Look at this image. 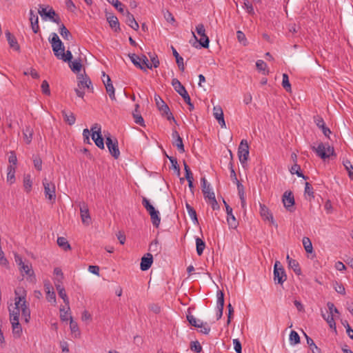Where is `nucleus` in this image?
Here are the masks:
<instances>
[{
    "label": "nucleus",
    "instance_id": "obj_1",
    "mask_svg": "<svg viewBox=\"0 0 353 353\" xmlns=\"http://www.w3.org/2000/svg\"><path fill=\"white\" fill-rule=\"evenodd\" d=\"M14 305L9 306L8 310L10 316H17L19 318L20 313L21 317L26 323H29L30 320V309L26 301L27 291L23 287H18L14 290Z\"/></svg>",
    "mask_w": 353,
    "mask_h": 353
},
{
    "label": "nucleus",
    "instance_id": "obj_2",
    "mask_svg": "<svg viewBox=\"0 0 353 353\" xmlns=\"http://www.w3.org/2000/svg\"><path fill=\"white\" fill-rule=\"evenodd\" d=\"M14 261L18 265L20 274L27 282L35 284L37 276L32 268V263L28 261H23L22 257L17 253H14Z\"/></svg>",
    "mask_w": 353,
    "mask_h": 353
},
{
    "label": "nucleus",
    "instance_id": "obj_3",
    "mask_svg": "<svg viewBox=\"0 0 353 353\" xmlns=\"http://www.w3.org/2000/svg\"><path fill=\"white\" fill-rule=\"evenodd\" d=\"M90 136L99 148L104 149V141L100 124L94 123L92 125L90 130L85 128L83 130V142L85 143H90Z\"/></svg>",
    "mask_w": 353,
    "mask_h": 353
},
{
    "label": "nucleus",
    "instance_id": "obj_4",
    "mask_svg": "<svg viewBox=\"0 0 353 353\" xmlns=\"http://www.w3.org/2000/svg\"><path fill=\"white\" fill-rule=\"evenodd\" d=\"M317 156L323 159H328L334 154V148L328 143H320L317 147L312 146Z\"/></svg>",
    "mask_w": 353,
    "mask_h": 353
},
{
    "label": "nucleus",
    "instance_id": "obj_5",
    "mask_svg": "<svg viewBox=\"0 0 353 353\" xmlns=\"http://www.w3.org/2000/svg\"><path fill=\"white\" fill-rule=\"evenodd\" d=\"M43 185L44 188V194L46 199L52 203L56 201V188L53 182L48 181L46 178L43 179Z\"/></svg>",
    "mask_w": 353,
    "mask_h": 353
},
{
    "label": "nucleus",
    "instance_id": "obj_6",
    "mask_svg": "<svg viewBox=\"0 0 353 353\" xmlns=\"http://www.w3.org/2000/svg\"><path fill=\"white\" fill-rule=\"evenodd\" d=\"M196 32L197 34L200 37V39L198 40L194 32H192V35L195 40L196 41H199V45L201 47L208 48L209 46L210 40L208 37L205 34L204 26L202 23L198 24L196 27Z\"/></svg>",
    "mask_w": 353,
    "mask_h": 353
},
{
    "label": "nucleus",
    "instance_id": "obj_7",
    "mask_svg": "<svg viewBox=\"0 0 353 353\" xmlns=\"http://www.w3.org/2000/svg\"><path fill=\"white\" fill-rule=\"evenodd\" d=\"M287 275L281 263L276 261L274 265V281L275 283L283 285L286 281Z\"/></svg>",
    "mask_w": 353,
    "mask_h": 353
},
{
    "label": "nucleus",
    "instance_id": "obj_8",
    "mask_svg": "<svg viewBox=\"0 0 353 353\" xmlns=\"http://www.w3.org/2000/svg\"><path fill=\"white\" fill-rule=\"evenodd\" d=\"M51 36L50 41L52 44V50L56 57L58 58L60 54L65 51V47L57 34L52 33Z\"/></svg>",
    "mask_w": 353,
    "mask_h": 353
},
{
    "label": "nucleus",
    "instance_id": "obj_9",
    "mask_svg": "<svg viewBox=\"0 0 353 353\" xmlns=\"http://www.w3.org/2000/svg\"><path fill=\"white\" fill-rule=\"evenodd\" d=\"M238 156L241 163H245L249 157V145L248 141L243 139L238 148Z\"/></svg>",
    "mask_w": 353,
    "mask_h": 353
},
{
    "label": "nucleus",
    "instance_id": "obj_10",
    "mask_svg": "<svg viewBox=\"0 0 353 353\" xmlns=\"http://www.w3.org/2000/svg\"><path fill=\"white\" fill-rule=\"evenodd\" d=\"M201 183L202 191L203 192L205 198L208 199V201L212 204V205H214V204L216 205L217 202L215 199V195L210 188V185L207 183V181L205 178H203L201 179Z\"/></svg>",
    "mask_w": 353,
    "mask_h": 353
},
{
    "label": "nucleus",
    "instance_id": "obj_11",
    "mask_svg": "<svg viewBox=\"0 0 353 353\" xmlns=\"http://www.w3.org/2000/svg\"><path fill=\"white\" fill-rule=\"evenodd\" d=\"M154 99L156 101L157 106L159 110L163 112V114L167 116V119L168 120L174 119L172 114L170 111L169 107L167 104L161 99V98L159 95H155Z\"/></svg>",
    "mask_w": 353,
    "mask_h": 353
},
{
    "label": "nucleus",
    "instance_id": "obj_12",
    "mask_svg": "<svg viewBox=\"0 0 353 353\" xmlns=\"http://www.w3.org/2000/svg\"><path fill=\"white\" fill-rule=\"evenodd\" d=\"M39 13L41 15V17L45 20L48 19L49 20H50L54 23H59V18L58 17H57V14H56L54 10L52 8L47 10L46 8H41L39 10Z\"/></svg>",
    "mask_w": 353,
    "mask_h": 353
},
{
    "label": "nucleus",
    "instance_id": "obj_13",
    "mask_svg": "<svg viewBox=\"0 0 353 353\" xmlns=\"http://www.w3.org/2000/svg\"><path fill=\"white\" fill-rule=\"evenodd\" d=\"M80 215L81 221L85 225H90L92 223L88 205L85 203H80Z\"/></svg>",
    "mask_w": 353,
    "mask_h": 353
},
{
    "label": "nucleus",
    "instance_id": "obj_14",
    "mask_svg": "<svg viewBox=\"0 0 353 353\" xmlns=\"http://www.w3.org/2000/svg\"><path fill=\"white\" fill-rule=\"evenodd\" d=\"M106 145L108 148L110 153L115 158L117 159L120 155V152L118 147V142L117 140L113 141L110 137H106Z\"/></svg>",
    "mask_w": 353,
    "mask_h": 353
},
{
    "label": "nucleus",
    "instance_id": "obj_15",
    "mask_svg": "<svg viewBox=\"0 0 353 353\" xmlns=\"http://www.w3.org/2000/svg\"><path fill=\"white\" fill-rule=\"evenodd\" d=\"M260 214L262 217V219L264 221H270L272 225L277 226V224L276 223L273 215L270 211V210L263 204L260 203Z\"/></svg>",
    "mask_w": 353,
    "mask_h": 353
},
{
    "label": "nucleus",
    "instance_id": "obj_16",
    "mask_svg": "<svg viewBox=\"0 0 353 353\" xmlns=\"http://www.w3.org/2000/svg\"><path fill=\"white\" fill-rule=\"evenodd\" d=\"M10 321L12 324V334L15 338H19L22 334V327L19 323V318L10 316Z\"/></svg>",
    "mask_w": 353,
    "mask_h": 353
},
{
    "label": "nucleus",
    "instance_id": "obj_17",
    "mask_svg": "<svg viewBox=\"0 0 353 353\" xmlns=\"http://www.w3.org/2000/svg\"><path fill=\"white\" fill-rule=\"evenodd\" d=\"M216 319H220L223 315V307H224V294L223 292L218 291L216 294Z\"/></svg>",
    "mask_w": 353,
    "mask_h": 353
},
{
    "label": "nucleus",
    "instance_id": "obj_18",
    "mask_svg": "<svg viewBox=\"0 0 353 353\" xmlns=\"http://www.w3.org/2000/svg\"><path fill=\"white\" fill-rule=\"evenodd\" d=\"M44 288L46 293V299L48 301L54 305H56V294L51 284L49 282H46L44 283Z\"/></svg>",
    "mask_w": 353,
    "mask_h": 353
},
{
    "label": "nucleus",
    "instance_id": "obj_19",
    "mask_svg": "<svg viewBox=\"0 0 353 353\" xmlns=\"http://www.w3.org/2000/svg\"><path fill=\"white\" fill-rule=\"evenodd\" d=\"M283 203L284 207L289 211H292V208L294 205V198L291 192H285L283 196Z\"/></svg>",
    "mask_w": 353,
    "mask_h": 353
},
{
    "label": "nucleus",
    "instance_id": "obj_20",
    "mask_svg": "<svg viewBox=\"0 0 353 353\" xmlns=\"http://www.w3.org/2000/svg\"><path fill=\"white\" fill-rule=\"evenodd\" d=\"M153 262V256L150 253H147L146 255L141 258L140 268L142 271L148 270L152 265Z\"/></svg>",
    "mask_w": 353,
    "mask_h": 353
},
{
    "label": "nucleus",
    "instance_id": "obj_21",
    "mask_svg": "<svg viewBox=\"0 0 353 353\" xmlns=\"http://www.w3.org/2000/svg\"><path fill=\"white\" fill-rule=\"evenodd\" d=\"M123 14L125 17V23L134 30H137L139 26L134 16L128 10Z\"/></svg>",
    "mask_w": 353,
    "mask_h": 353
},
{
    "label": "nucleus",
    "instance_id": "obj_22",
    "mask_svg": "<svg viewBox=\"0 0 353 353\" xmlns=\"http://www.w3.org/2000/svg\"><path fill=\"white\" fill-rule=\"evenodd\" d=\"M227 212V221L229 226L232 228H236L237 227V222L235 216L232 214V209L229 205L225 206Z\"/></svg>",
    "mask_w": 353,
    "mask_h": 353
},
{
    "label": "nucleus",
    "instance_id": "obj_23",
    "mask_svg": "<svg viewBox=\"0 0 353 353\" xmlns=\"http://www.w3.org/2000/svg\"><path fill=\"white\" fill-rule=\"evenodd\" d=\"M70 329L74 338H79L81 336V332L78 323L74 321L72 316H70Z\"/></svg>",
    "mask_w": 353,
    "mask_h": 353
},
{
    "label": "nucleus",
    "instance_id": "obj_24",
    "mask_svg": "<svg viewBox=\"0 0 353 353\" xmlns=\"http://www.w3.org/2000/svg\"><path fill=\"white\" fill-rule=\"evenodd\" d=\"M214 116L218 121L221 128H225V123L223 117V112L221 108H214Z\"/></svg>",
    "mask_w": 353,
    "mask_h": 353
},
{
    "label": "nucleus",
    "instance_id": "obj_25",
    "mask_svg": "<svg viewBox=\"0 0 353 353\" xmlns=\"http://www.w3.org/2000/svg\"><path fill=\"white\" fill-rule=\"evenodd\" d=\"M92 85L90 79L85 75H81L78 77V87L80 89L90 88Z\"/></svg>",
    "mask_w": 353,
    "mask_h": 353
},
{
    "label": "nucleus",
    "instance_id": "obj_26",
    "mask_svg": "<svg viewBox=\"0 0 353 353\" xmlns=\"http://www.w3.org/2000/svg\"><path fill=\"white\" fill-rule=\"evenodd\" d=\"M6 37L7 38L10 47L17 51L19 50L20 48L17 39L13 35H12V34L10 32L7 31L6 32Z\"/></svg>",
    "mask_w": 353,
    "mask_h": 353
},
{
    "label": "nucleus",
    "instance_id": "obj_27",
    "mask_svg": "<svg viewBox=\"0 0 353 353\" xmlns=\"http://www.w3.org/2000/svg\"><path fill=\"white\" fill-rule=\"evenodd\" d=\"M7 182L10 184H12L15 182L16 167L14 165H8L7 168Z\"/></svg>",
    "mask_w": 353,
    "mask_h": 353
},
{
    "label": "nucleus",
    "instance_id": "obj_28",
    "mask_svg": "<svg viewBox=\"0 0 353 353\" xmlns=\"http://www.w3.org/2000/svg\"><path fill=\"white\" fill-rule=\"evenodd\" d=\"M110 26L115 31L120 30L119 23L117 17L114 15H110L107 17Z\"/></svg>",
    "mask_w": 353,
    "mask_h": 353
},
{
    "label": "nucleus",
    "instance_id": "obj_29",
    "mask_svg": "<svg viewBox=\"0 0 353 353\" xmlns=\"http://www.w3.org/2000/svg\"><path fill=\"white\" fill-rule=\"evenodd\" d=\"M172 85L174 87L175 91L178 92L179 94L180 95H181L182 94L185 93L187 91L185 87L176 79H172Z\"/></svg>",
    "mask_w": 353,
    "mask_h": 353
},
{
    "label": "nucleus",
    "instance_id": "obj_30",
    "mask_svg": "<svg viewBox=\"0 0 353 353\" xmlns=\"http://www.w3.org/2000/svg\"><path fill=\"white\" fill-rule=\"evenodd\" d=\"M129 58L135 66L140 68L141 70L145 71V68L141 63V57H139V56H137L135 54H129Z\"/></svg>",
    "mask_w": 353,
    "mask_h": 353
},
{
    "label": "nucleus",
    "instance_id": "obj_31",
    "mask_svg": "<svg viewBox=\"0 0 353 353\" xmlns=\"http://www.w3.org/2000/svg\"><path fill=\"white\" fill-rule=\"evenodd\" d=\"M24 141L29 144L32 141L33 130L30 126H26L23 132Z\"/></svg>",
    "mask_w": 353,
    "mask_h": 353
},
{
    "label": "nucleus",
    "instance_id": "obj_32",
    "mask_svg": "<svg viewBox=\"0 0 353 353\" xmlns=\"http://www.w3.org/2000/svg\"><path fill=\"white\" fill-rule=\"evenodd\" d=\"M57 290L58 291L59 296L63 299V302L66 304H69V299L66 294L64 288L61 284H55Z\"/></svg>",
    "mask_w": 353,
    "mask_h": 353
},
{
    "label": "nucleus",
    "instance_id": "obj_33",
    "mask_svg": "<svg viewBox=\"0 0 353 353\" xmlns=\"http://www.w3.org/2000/svg\"><path fill=\"white\" fill-rule=\"evenodd\" d=\"M23 188L25 191L28 193L31 191L32 187V181L30 174H25L23 176Z\"/></svg>",
    "mask_w": 353,
    "mask_h": 353
},
{
    "label": "nucleus",
    "instance_id": "obj_34",
    "mask_svg": "<svg viewBox=\"0 0 353 353\" xmlns=\"http://www.w3.org/2000/svg\"><path fill=\"white\" fill-rule=\"evenodd\" d=\"M185 208L187 209L188 213L192 222L196 224L198 223V219L196 216V212L194 209L188 203L185 204Z\"/></svg>",
    "mask_w": 353,
    "mask_h": 353
},
{
    "label": "nucleus",
    "instance_id": "obj_35",
    "mask_svg": "<svg viewBox=\"0 0 353 353\" xmlns=\"http://www.w3.org/2000/svg\"><path fill=\"white\" fill-rule=\"evenodd\" d=\"M172 52H173V55L174 56L175 59H176V62L177 63V65L179 67V68L181 70V71H183L185 70V67H184V63H183V57H181L179 53L177 52V51L176 50L175 48H174L172 47Z\"/></svg>",
    "mask_w": 353,
    "mask_h": 353
},
{
    "label": "nucleus",
    "instance_id": "obj_36",
    "mask_svg": "<svg viewBox=\"0 0 353 353\" xmlns=\"http://www.w3.org/2000/svg\"><path fill=\"white\" fill-rule=\"evenodd\" d=\"M256 67L259 72H261L263 74H268L269 71L268 70V65L263 60H257L256 62Z\"/></svg>",
    "mask_w": 353,
    "mask_h": 353
},
{
    "label": "nucleus",
    "instance_id": "obj_37",
    "mask_svg": "<svg viewBox=\"0 0 353 353\" xmlns=\"http://www.w3.org/2000/svg\"><path fill=\"white\" fill-rule=\"evenodd\" d=\"M62 114L65 122H67L70 125L74 124L76 118L73 113L72 112H66L65 110L62 111Z\"/></svg>",
    "mask_w": 353,
    "mask_h": 353
},
{
    "label": "nucleus",
    "instance_id": "obj_38",
    "mask_svg": "<svg viewBox=\"0 0 353 353\" xmlns=\"http://www.w3.org/2000/svg\"><path fill=\"white\" fill-rule=\"evenodd\" d=\"M57 244L64 250H70L71 246L65 237L60 236L57 238Z\"/></svg>",
    "mask_w": 353,
    "mask_h": 353
},
{
    "label": "nucleus",
    "instance_id": "obj_39",
    "mask_svg": "<svg viewBox=\"0 0 353 353\" xmlns=\"http://www.w3.org/2000/svg\"><path fill=\"white\" fill-rule=\"evenodd\" d=\"M149 214L150 216L153 225L155 226L156 228H158L161 222L159 212L156 210L155 211Z\"/></svg>",
    "mask_w": 353,
    "mask_h": 353
},
{
    "label": "nucleus",
    "instance_id": "obj_40",
    "mask_svg": "<svg viewBox=\"0 0 353 353\" xmlns=\"http://www.w3.org/2000/svg\"><path fill=\"white\" fill-rule=\"evenodd\" d=\"M287 261L288 262L289 267L292 268L296 274H299L301 273V269L299 268L297 261L290 258L289 256H287Z\"/></svg>",
    "mask_w": 353,
    "mask_h": 353
},
{
    "label": "nucleus",
    "instance_id": "obj_41",
    "mask_svg": "<svg viewBox=\"0 0 353 353\" xmlns=\"http://www.w3.org/2000/svg\"><path fill=\"white\" fill-rule=\"evenodd\" d=\"M343 164L347 172L348 176L350 180L353 181V165L348 159L343 161Z\"/></svg>",
    "mask_w": 353,
    "mask_h": 353
},
{
    "label": "nucleus",
    "instance_id": "obj_42",
    "mask_svg": "<svg viewBox=\"0 0 353 353\" xmlns=\"http://www.w3.org/2000/svg\"><path fill=\"white\" fill-rule=\"evenodd\" d=\"M196 247L197 254L201 256L205 248V243L201 239L197 237L196 239Z\"/></svg>",
    "mask_w": 353,
    "mask_h": 353
},
{
    "label": "nucleus",
    "instance_id": "obj_43",
    "mask_svg": "<svg viewBox=\"0 0 353 353\" xmlns=\"http://www.w3.org/2000/svg\"><path fill=\"white\" fill-rule=\"evenodd\" d=\"M107 1L112 5L119 12L124 14L125 10L123 8V5L119 0H107Z\"/></svg>",
    "mask_w": 353,
    "mask_h": 353
},
{
    "label": "nucleus",
    "instance_id": "obj_44",
    "mask_svg": "<svg viewBox=\"0 0 353 353\" xmlns=\"http://www.w3.org/2000/svg\"><path fill=\"white\" fill-rule=\"evenodd\" d=\"M69 65L71 70L74 73L79 72L82 68V64L80 60H74V61H72Z\"/></svg>",
    "mask_w": 353,
    "mask_h": 353
},
{
    "label": "nucleus",
    "instance_id": "obj_45",
    "mask_svg": "<svg viewBox=\"0 0 353 353\" xmlns=\"http://www.w3.org/2000/svg\"><path fill=\"white\" fill-rule=\"evenodd\" d=\"M289 341L291 345L298 344L300 342L299 334L296 331L292 330L290 334Z\"/></svg>",
    "mask_w": 353,
    "mask_h": 353
},
{
    "label": "nucleus",
    "instance_id": "obj_46",
    "mask_svg": "<svg viewBox=\"0 0 353 353\" xmlns=\"http://www.w3.org/2000/svg\"><path fill=\"white\" fill-rule=\"evenodd\" d=\"M302 242L306 252L312 253L313 251V248L310 239L308 237H303Z\"/></svg>",
    "mask_w": 353,
    "mask_h": 353
},
{
    "label": "nucleus",
    "instance_id": "obj_47",
    "mask_svg": "<svg viewBox=\"0 0 353 353\" xmlns=\"http://www.w3.org/2000/svg\"><path fill=\"white\" fill-rule=\"evenodd\" d=\"M142 204L149 214H151L156 210L154 207L150 203L149 200L143 197L142 199Z\"/></svg>",
    "mask_w": 353,
    "mask_h": 353
},
{
    "label": "nucleus",
    "instance_id": "obj_48",
    "mask_svg": "<svg viewBox=\"0 0 353 353\" xmlns=\"http://www.w3.org/2000/svg\"><path fill=\"white\" fill-rule=\"evenodd\" d=\"M57 59H61L65 62H70L72 59V54L70 50H67L66 52L64 51L60 54Z\"/></svg>",
    "mask_w": 353,
    "mask_h": 353
},
{
    "label": "nucleus",
    "instance_id": "obj_49",
    "mask_svg": "<svg viewBox=\"0 0 353 353\" xmlns=\"http://www.w3.org/2000/svg\"><path fill=\"white\" fill-rule=\"evenodd\" d=\"M323 318L327 321L330 328L336 329V323L332 314H330L326 316L324 314H322Z\"/></svg>",
    "mask_w": 353,
    "mask_h": 353
},
{
    "label": "nucleus",
    "instance_id": "obj_50",
    "mask_svg": "<svg viewBox=\"0 0 353 353\" xmlns=\"http://www.w3.org/2000/svg\"><path fill=\"white\" fill-rule=\"evenodd\" d=\"M59 33L64 39H68L71 37L70 32L63 24L59 27Z\"/></svg>",
    "mask_w": 353,
    "mask_h": 353
},
{
    "label": "nucleus",
    "instance_id": "obj_51",
    "mask_svg": "<svg viewBox=\"0 0 353 353\" xmlns=\"http://www.w3.org/2000/svg\"><path fill=\"white\" fill-rule=\"evenodd\" d=\"M282 86L286 90V91H291V85L289 81L288 76L285 73L283 74Z\"/></svg>",
    "mask_w": 353,
    "mask_h": 353
},
{
    "label": "nucleus",
    "instance_id": "obj_52",
    "mask_svg": "<svg viewBox=\"0 0 353 353\" xmlns=\"http://www.w3.org/2000/svg\"><path fill=\"white\" fill-rule=\"evenodd\" d=\"M236 37H237L239 42L241 43V44H243L244 46L248 45V41H247L246 37L242 31L238 30L236 32Z\"/></svg>",
    "mask_w": 353,
    "mask_h": 353
},
{
    "label": "nucleus",
    "instance_id": "obj_53",
    "mask_svg": "<svg viewBox=\"0 0 353 353\" xmlns=\"http://www.w3.org/2000/svg\"><path fill=\"white\" fill-rule=\"evenodd\" d=\"M173 145L177 148L179 152L183 153L185 152L184 145L181 138L174 140Z\"/></svg>",
    "mask_w": 353,
    "mask_h": 353
},
{
    "label": "nucleus",
    "instance_id": "obj_54",
    "mask_svg": "<svg viewBox=\"0 0 353 353\" xmlns=\"http://www.w3.org/2000/svg\"><path fill=\"white\" fill-rule=\"evenodd\" d=\"M105 87L106 92H108L110 98L112 100H115L116 98H115V94H114V88L112 83L108 84Z\"/></svg>",
    "mask_w": 353,
    "mask_h": 353
},
{
    "label": "nucleus",
    "instance_id": "obj_55",
    "mask_svg": "<svg viewBox=\"0 0 353 353\" xmlns=\"http://www.w3.org/2000/svg\"><path fill=\"white\" fill-rule=\"evenodd\" d=\"M243 8L246 10V12L250 14H254V10L252 5L248 1L243 0Z\"/></svg>",
    "mask_w": 353,
    "mask_h": 353
},
{
    "label": "nucleus",
    "instance_id": "obj_56",
    "mask_svg": "<svg viewBox=\"0 0 353 353\" xmlns=\"http://www.w3.org/2000/svg\"><path fill=\"white\" fill-rule=\"evenodd\" d=\"M187 319L189 321V323L194 327H199L200 323H202L200 320L196 319L193 315L188 314L187 315Z\"/></svg>",
    "mask_w": 353,
    "mask_h": 353
},
{
    "label": "nucleus",
    "instance_id": "obj_57",
    "mask_svg": "<svg viewBox=\"0 0 353 353\" xmlns=\"http://www.w3.org/2000/svg\"><path fill=\"white\" fill-rule=\"evenodd\" d=\"M41 90L42 92L46 95H50V86L46 80L43 81L41 83Z\"/></svg>",
    "mask_w": 353,
    "mask_h": 353
},
{
    "label": "nucleus",
    "instance_id": "obj_58",
    "mask_svg": "<svg viewBox=\"0 0 353 353\" xmlns=\"http://www.w3.org/2000/svg\"><path fill=\"white\" fill-rule=\"evenodd\" d=\"M190 349L197 353L202 350V347L199 341H192L190 344Z\"/></svg>",
    "mask_w": 353,
    "mask_h": 353
},
{
    "label": "nucleus",
    "instance_id": "obj_59",
    "mask_svg": "<svg viewBox=\"0 0 353 353\" xmlns=\"http://www.w3.org/2000/svg\"><path fill=\"white\" fill-rule=\"evenodd\" d=\"M234 349L236 353H242L241 343L238 339H234L232 341Z\"/></svg>",
    "mask_w": 353,
    "mask_h": 353
},
{
    "label": "nucleus",
    "instance_id": "obj_60",
    "mask_svg": "<svg viewBox=\"0 0 353 353\" xmlns=\"http://www.w3.org/2000/svg\"><path fill=\"white\" fill-rule=\"evenodd\" d=\"M290 172L292 174H296L298 176L305 179V176L300 172V167L297 164L292 167Z\"/></svg>",
    "mask_w": 353,
    "mask_h": 353
},
{
    "label": "nucleus",
    "instance_id": "obj_61",
    "mask_svg": "<svg viewBox=\"0 0 353 353\" xmlns=\"http://www.w3.org/2000/svg\"><path fill=\"white\" fill-rule=\"evenodd\" d=\"M168 159L172 164V168L179 174L180 169L176 159L172 157H168Z\"/></svg>",
    "mask_w": 353,
    "mask_h": 353
},
{
    "label": "nucleus",
    "instance_id": "obj_62",
    "mask_svg": "<svg viewBox=\"0 0 353 353\" xmlns=\"http://www.w3.org/2000/svg\"><path fill=\"white\" fill-rule=\"evenodd\" d=\"M198 327L201 328V332L205 334H209L210 331V327L207 323H200L199 326Z\"/></svg>",
    "mask_w": 353,
    "mask_h": 353
},
{
    "label": "nucleus",
    "instance_id": "obj_63",
    "mask_svg": "<svg viewBox=\"0 0 353 353\" xmlns=\"http://www.w3.org/2000/svg\"><path fill=\"white\" fill-rule=\"evenodd\" d=\"M305 194H307L311 197H314L313 188L308 182L305 184Z\"/></svg>",
    "mask_w": 353,
    "mask_h": 353
},
{
    "label": "nucleus",
    "instance_id": "obj_64",
    "mask_svg": "<svg viewBox=\"0 0 353 353\" xmlns=\"http://www.w3.org/2000/svg\"><path fill=\"white\" fill-rule=\"evenodd\" d=\"M34 168L40 171L42 170V161L39 157H35L33 159Z\"/></svg>",
    "mask_w": 353,
    "mask_h": 353
}]
</instances>
